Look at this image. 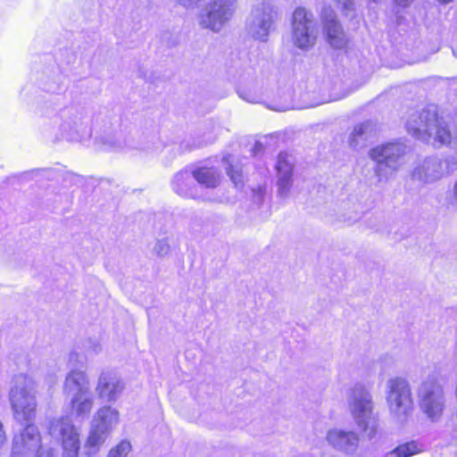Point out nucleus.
Instances as JSON below:
<instances>
[{"label": "nucleus", "instance_id": "c85d7f7f", "mask_svg": "<svg viewBox=\"0 0 457 457\" xmlns=\"http://www.w3.org/2000/svg\"><path fill=\"white\" fill-rule=\"evenodd\" d=\"M239 96H240L242 99H244V100H245V101H247V102H249V103H253H253H256L255 97H253V96H248V94H246V93H245V92H240V93H239Z\"/></svg>", "mask_w": 457, "mask_h": 457}, {"label": "nucleus", "instance_id": "393cba45", "mask_svg": "<svg viewBox=\"0 0 457 457\" xmlns=\"http://www.w3.org/2000/svg\"><path fill=\"white\" fill-rule=\"evenodd\" d=\"M153 253L158 258H165L170 253V245L167 238L158 239L154 247Z\"/></svg>", "mask_w": 457, "mask_h": 457}, {"label": "nucleus", "instance_id": "9b49d317", "mask_svg": "<svg viewBox=\"0 0 457 457\" xmlns=\"http://www.w3.org/2000/svg\"><path fill=\"white\" fill-rule=\"evenodd\" d=\"M119 422V411L111 406H103L94 414L90 431L87 440V447L96 453L99 450Z\"/></svg>", "mask_w": 457, "mask_h": 457}, {"label": "nucleus", "instance_id": "f3484780", "mask_svg": "<svg viewBox=\"0 0 457 457\" xmlns=\"http://www.w3.org/2000/svg\"><path fill=\"white\" fill-rule=\"evenodd\" d=\"M278 176V195L281 198H287L293 181L294 158L287 153H280L276 165Z\"/></svg>", "mask_w": 457, "mask_h": 457}, {"label": "nucleus", "instance_id": "72a5a7b5", "mask_svg": "<svg viewBox=\"0 0 457 457\" xmlns=\"http://www.w3.org/2000/svg\"><path fill=\"white\" fill-rule=\"evenodd\" d=\"M65 129H66V124H62V129L65 130Z\"/></svg>", "mask_w": 457, "mask_h": 457}, {"label": "nucleus", "instance_id": "5701e85b", "mask_svg": "<svg viewBox=\"0 0 457 457\" xmlns=\"http://www.w3.org/2000/svg\"><path fill=\"white\" fill-rule=\"evenodd\" d=\"M422 445L417 441L402 444L386 453V457H411L422 452Z\"/></svg>", "mask_w": 457, "mask_h": 457}, {"label": "nucleus", "instance_id": "cd10ccee", "mask_svg": "<svg viewBox=\"0 0 457 457\" xmlns=\"http://www.w3.org/2000/svg\"><path fill=\"white\" fill-rule=\"evenodd\" d=\"M203 0H177L179 5L187 10H192L198 6Z\"/></svg>", "mask_w": 457, "mask_h": 457}, {"label": "nucleus", "instance_id": "7c9ffc66", "mask_svg": "<svg viewBox=\"0 0 457 457\" xmlns=\"http://www.w3.org/2000/svg\"><path fill=\"white\" fill-rule=\"evenodd\" d=\"M38 457H54L53 450H47L46 452H43Z\"/></svg>", "mask_w": 457, "mask_h": 457}, {"label": "nucleus", "instance_id": "ddd939ff", "mask_svg": "<svg viewBox=\"0 0 457 457\" xmlns=\"http://www.w3.org/2000/svg\"><path fill=\"white\" fill-rule=\"evenodd\" d=\"M48 430L53 437L62 441L63 457H78L80 449L79 434L68 418L53 419Z\"/></svg>", "mask_w": 457, "mask_h": 457}, {"label": "nucleus", "instance_id": "aec40b11", "mask_svg": "<svg viewBox=\"0 0 457 457\" xmlns=\"http://www.w3.org/2000/svg\"><path fill=\"white\" fill-rule=\"evenodd\" d=\"M195 179L193 169H185L173 177L171 185L173 191L183 197H195Z\"/></svg>", "mask_w": 457, "mask_h": 457}, {"label": "nucleus", "instance_id": "bb28decb", "mask_svg": "<svg viewBox=\"0 0 457 457\" xmlns=\"http://www.w3.org/2000/svg\"><path fill=\"white\" fill-rule=\"evenodd\" d=\"M345 15H349L354 9L353 0H334Z\"/></svg>", "mask_w": 457, "mask_h": 457}, {"label": "nucleus", "instance_id": "2eb2a0df", "mask_svg": "<svg viewBox=\"0 0 457 457\" xmlns=\"http://www.w3.org/2000/svg\"><path fill=\"white\" fill-rule=\"evenodd\" d=\"M326 439L335 450L347 455L354 454L360 443V436L355 431L340 428L328 430Z\"/></svg>", "mask_w": 457, "mask_h": 457}, {"label": "nucleus", "instance_id": "9d476101", "mask_svg": "<svg viewBox=\"0 0 457 457\" xmlns=\"http://www.w3.org/2000/svg\"><path fill=\"white\" fill-rule=\"evenodd\" d=\"M278 19L277 8L269 1H263L251 11L246 21V30L254 39L266 41Z\"/></svg>", "mask_w": 457, "mask_h": 457}, {"label": "nucleus", "instance_id": "1a4fd4ad", "mask_svg": "<svg viewBox=\"0 0 457 457\" xmlns=\"http://www.w3.org/2000/svg\"><path fill=\"white\" fill-rule=\"evenodd\" d=\"M237 0H211L199 12L197 21L201 28L220 32L236 12Z\"/></svg>", "mask_w": 457, "mask_h": 457}, {"label": "nucleus", "instance_id": "20e7f679", "mask_svg": "<svg viewBox=\"0 0 457 457\" xmlns=\"http://www.w3.org/2000/svg\"><path fill=\"white\" fill-rule=\"evenodd\" d=\"M37 388L35 379L29 375L21 373L12 378L9 401L16 420L29 421L34 418L37 409Z\"/></svg>", "mask_w": 457, "mask_h": 457}, {"label": "nucleus", "instance_id": "4468645a", "mask_svg": "<svg viewBox=\"0 0 457 457\" xmlns=\"http://www.w3.org/2000/svg\"><path fill=\"white\" fill-rule=\"evenodd\" d=\"M321 21L328 43L335 49H343L348 43V37L331 7H325L321 12Z\"/></svg>", "mask_w": 457, "mask_h": 457}, {"label": "nucleus", "instance_id": "6e6552de", "mask_svg": "<svg viewBox=\"0 0 457 457\" xmlns=\"http://www.w3.org/2000/svg\"><path fill=\"white\" fill-rule=\"evenodd\" d=\"M420 411L432 422H436L443 415L445 396L442 386L434 378L424 380L417 390Z\"/></svg>", "mask_w": 457, "mask_h": 457}, {"label": "nucleus", "instance_id": "a211bd4d", "mask_svg": "<svg viewBox=\"0 0 457 457\" xmlns=\"http://www.w3.org/2000/svg\"><path fill=\"white\" fill-rule=\"evenodd\" d=\"M376 136V124L366 120L353 126L347 137V145L351 149L358 151L366 147Z\"/></svg>", "mask_w": 457, "mask_h": 457}, {"label": "nucleus", "instance_id": "f8f14e48", "mask_svg": "<svg viewBox=\"0 0 457 457\" xmlns=\"http://www.w3.org/2000/svg\"><path fill=\"white\" fill-rule=\"evenodd\" d=\"M47 450L51 449L42 445L38 428L35 425L29 424L20 433L13 436L10 454L22 457H38L39 454Z\"/></svg>", "mask_w": 457, "mask_h": 457}, {"label": "nucleus", "instance_id": "423d86ee", "mask_svg": "<svg viewBox=\"0 0 457 457\" xmlns=\"http://www.w3.org/2000/svg\"><path fill=\"white\" fill-rule=\"evenodd\" d=\"M318 22L312 12L304 7H297L291 21V40L301 50L312 48L318 37Z\"/></svg>", "mask_w": 457, "mask_h": 457}, {"label": "nucleus", "instance_id": "a878e982", "mask_svg": "<svg viewBox=\"0 0 457 457\" xmlns=\"http://www.w3.org/2000/svg\"><path fill=\"white\" fill-rule=\"evenodd\" d=\"M130 450V443L127 440H122L109 451L107 457H126Z\"/></svg>", "mask_w": 457, "mask_h": 457}, {"label": "nucleus", "instance_id": "f257e3e1", "mask_svg": "<svg viewBox=\"0 0 457 457\" xmlns=\"http://www.w3.org/2000/svg\"><path fill=\"white\" fill-rule=\"evenodd\" d=\"M405 128L414 138L435 148L453 147L457 144L455 132L452 130L449 123L438 115L435 105L411 112L406 120Z\"/></svg>", "mask_w": 457, "mask_h": 457}, {"label": "nucleus", "instance_id": "412c9836", "mask_svg": "<svg viewBox=\"0 0 457 457\" xmlns=\"http://www.w3.org/2000/svg\"><path fill=\"white\" fill-rule=\"evenodd\" d=\"M70 399V407L76 417L87 418L94 406V396L91 390L75 395Z\"/></svg>", "mask_w": 457, "mask_h": 457}, {"label": "nucleus", "instance_id": "0eeeda50", "mask_svg": "<svg viewBox=\"0 0 457 457\" xmlns=\"http://www.w3.org/2000/svg\"><path fill=\"white\" fill-rule=\"evenodd\" d=\"M457 170V158L432 155L419 161L411 171V179L423 184L434 183Z\"/></svg>", "mask_w": 457, "mask_h": 457}, {"label": "nucleus", "instance_id": "c756f323", "mask_svg": "<svg viewBox=\"0 0 457 457\" xmlns=\"http://www.w3.org/2000/svg\"><path fill=\"white\" fill-rule=\"evenodd\" d=\"M397 5L402 7H407L411 4L413 0H393Z\"/></svg>", "mask_w": 457, "mask_h": 457}, {"label": "nucleus", "instance_id": "6ab92c4d", "mask_svg": "<svg viewBox=\"0 0 457 457\" xmlns=\"http://www.w3.org/2000/svg\"><path fill=\"white\" fill-rule=\"evenodd\" d=\"M63 394L69 398L90 390L89 379L84 371L72 370L65 378Z\"/></svg>", "mask_w": 457, "mask_h": 457}, {"label": "nucleus", "instance_id": "39448f33", "mask_svg": "<svg viewBox=\"0 0 457 457\" xmlns=\"http://www.w3.org/2000/svg\"><path fill=\"white\" fill-rule=\"evenodd\" d=\"M386 400L392 419L403 424L414 411V401L408 380L402 377L389 378L386 384Z\"/></svg>", "mask_w": 457, "mask_h": 457}, {"label": "nucleus", "instance_id": "7ed1b4c3", "mask_svg": "<svg viewBox=\"0 0 457 457\" xmlns=\"http://www.w3.org/2000/svg\"><path fill=\"white\" fill-rule=\"evenodd\" d=\"M408 146L400 140L378 145L369 151V157L375 162L373 167L377 183L388 180L406 162Z\"/></svg>", "mask_w": 457, "mask_h": 457}, {"label": "nucleus", "instance_id": "b1692460", "mask_svg": "<svg viewBox=\"0 0 457 457\" xmlns=\"http://www.w3.org/2000/svg\"><path fill=\"white\" fill-rule=\"evenodd\" d=\"M228 157H225L223 160L228 163V166L227 167V172L229 176L231 181L236 185L238 186L243 182V173H242V168L239 165H233L229 163Z\"/></svg>", "mask_w": 457, "mask_h": 457}, {"label": "nucleus", "instance_id": "2f4dec72", "mask_svg": "<svg viewBox=\"0 0 457 457\" xmlns=\"http://www.w3.org/2000/svg\"><path fill=\"white\" fill-rule=\"evenodd\" d=\"M437 1L443 4H446L451 3L453 0H437Z\"/></svg>", "mask_w": 457, "mask_h": 457}, {"label": "nucleus", "instance_id": "dca6fc26", "mask_svg": "<svg viewBox=\"0 0 457 457\" xmlns=\"http://www.w3.org/2000/svg\"><path fill=\"white\" fill-rule=\"evenodd\" d=\"M123 389V382L112 371H103L96 386L98 397L106 402H115Z\"/></svg>", "mask_w": 457, "mask_h": 457}, {"label": "nucleus", "instance_id": "473e14b6", "mask_svg": "<svg viewBox=\"0 0 457 457\" xmlns=\"http://www.w3.org/2000/svg\"><path fill=\"white\" fill-rule=\"evenodd\" d=\"M453 54L457 57V45L453 48Z\"/></svg>", "mask_w": 457, "mask_h": 457}, {"label": "nucleus", "instance_id": "f03ea898", "mask_svg": "<svg viewBox=\"0 0 457 457\" xmlns=\"http://www.w3.org/2000/svg\"><path fill=\"white\" fill-rule=\"evenodd\" d=\"M349 411L360 430L373 438L378 432V423L374 413L375 403L370 387L355 384L347 397Z\"/></svg>", "mask_w": 457, "mask_h": 457}, {"label": "nucleus", "instance_id": "4be33fe9", "mask_svg": "<svg viewBox=\"0 0 457 457\" xmlns=\"http://www.w3.org/2000/svg\"><path fill=\"white\" fill-rule=\"evenodd\" d=\"M195 180L206 188H215L220 182V171L214 167H198L193 169Z\"/></svg>", "mask_w": 457, "mask_h": 457}]
</instances>
